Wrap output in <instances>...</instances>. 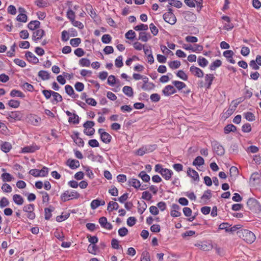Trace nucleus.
<instances>
[{"instance_id": "nucleus-1", "label": "nucleus", "mask_w": 261, "mask_h": 261, "mask_svg": "<svg viewBox=\"0 0 261 261\" xmlns=\"http://www.w3.org/2000/svg\"><path fill=\"white\" fill-rule=\"evenodd\" d=\"M80 197V194L75 190L65 191L60 196L62 202H66L72 199H77Z\"/></svg>"}, {"instance_id": "nucleus-2", "label": "nucleus", "mask_w": 261, "mask_h": 261, "mask_svg": "<svg viewBox=\"0 0 261 261\" xmlns=\"http://www.w3.org/2000/svg\"><path fill=\"white\" fill-rule=\"evenodd\" d=\"M238 233L239 236L246 242L249 244L253 243L255 240V236L254 234L251 231L247 229H244L239 231Z\"/></svg>"}, {"instance_id": "nucleus-3", "label": "nucleus", "mask_w": 261, "mask_h": 261, "mask_svg": "<svg viewBox=\"0 0 261 261\" xmlns=\"http://www.w3.org/2000/svg\"><path fill=\"white\" fill-rule=\"evenodd\" d=\"M247 205L251 211L255 213H259L261 212V205L259 202L254 198H249L247 202Z\"/></svg>"}, {"instance_id": "nucleus-4", "label": "nucleus", "mask_w": 261, "mask_h": 261, "mask_svg": "<svg viewBox=\"0 0 261 261\" xmlns=\"http://www.w3.org/2000/svg\"><path fill=\"white\" fill-rule=\"evenodd\" d=\"M163 18L166 22L172 25L175 24L176 22V18L171 8H169L168 12L163 15Z\"/></svg>"}, {"instance_id": "nucleus-5", "label": "nucleus", "mask_w": 261, "mask_h": 261, "mask_svg": "<svg viewBox=\"0 0 261 261\" xmlns=\"http://www.w3.org/2000/svg\"><path fill=\"white\" fill-rule=\"evenodd\" d=\"M6 115L7 119L11 122L20 120L22 117V114L19 111L8 112Z\"/></svg>"}, {"instance_id": "nucleus-6", "label": "nucleus", "mask_w": 261, "mask_h": 261, "mask_svg": "<svg viewBox=\"0 0 261 261\" xmlns=\"http://www.w3.org/2000/svg\"><path fill=\"white\" fill-rule=\"evenodd\" d=\"M212 147L214 151L218 155L222 156L225 153L224 147L218 142L214 141L212 143Z\"/></svg>"}, {"instance_id": "nucleus-7", "label": "nucleus", "mask_w": 261, "mask_h": 261, "mask_svg": "<svg viewBox=\"0 0 261 261\" xmlns=\"http://www.w3.org/2000/svg\"><path fill=\"white\" fill-rule=\"evenodd\" d=\"M45 35V32L42 29H38L33 32L32 35V40L37 42L40 40Z\"/></svg>"}, {"instance_id": "nucleus-8", "label": "nucleus", "mask_w": 261, "mask_h": 261, "mask_svg": "<svg viewBox=\"0 0 261 261\" xmlns=\"http://www.w3.org/2000/svg\"><path fill=\"white\" fill-rule=\"evenodd\" d=\"M182 16L187 21L194 22L196 19V15L190 11H185L182 12Z\"/></svg>"}, {"instance_id": "nucleus-9", "label": "nucleus", "mask_w": 261, "mask_h": 261, "mask_svg": "<svg viewBox=\"0 0 261 261\" xmlns=\"http://www.w3.org/2000/svg\"><path fill=\"white\" fill-rule=\"evenodd\" d=\"M79 135L80 133L79 132H75L73 135L71 136V138L76 145L80 147H83L85 144L84 141L79 137Z\"/></svg>"}, {"instance_id": "nucleus-10", "label": "nucleus", "mask_w": 261, "mask_h": 261, "mask_svg": "<svg viewBox=\"0 0 261 261\" xmlns=\"http://www.w3.org/2000/svg\"><path fill=\"white\" fill-rule=\"evenodd\" d=\"M190 71L192 74L198 77H202L204 75L203 72L201 69L194 66L190 67Z\"/></svg>"}, {"instance_id": "nucleus-11", "label": "nucleus", "mask_w": 261, "mask_h": 261, "mask_svg": "<svg viewBox=\"0 0 261 261\" xmlns=\"http://www.w3.org/2000/svg\"><path fill=\"white\" fill-rule=\"evenodd\" d=\"M29 122L34 126H38L40 124L41 122L40 117L35 115L31 114L28 117Z\"/></svg>"}, {"instance_id": "nucleus-12", "label": "nucleus", "mask_w": 261, "mask_h": 261, "mask_svg": "<svg viewBox=\"0 0 261 261\" xmlns=\"http://www.w3.org/2000/svg\"><path fill=\"white\" fill-rule=\"evenodd\" d=\"M162 92L165 96H170L175 93L176 90L173 86L167 85L163 89Z\"/></svg>"}, {"instance_id": "nucleus-13", "label": "nucleus", "mask_w": 261, "mask_h": 261, "mask_svg": "<svg viewBox=\"0 0 261 261\" xmlns=\"http://www.w3.org/2000/svg\"><path fill=\"white\" fill-rule=\"evenodd\" d=\"M39 149V148L37 145L33 144L32 145L27 146L22 148L21 152L24 153H33Z\"/></svg>"}, {"instance_id": "nucleus-14", "label": "nucleus", "mask_w": 261, "mask_h": 261, "mask_svg": "<svg viewBox=\"0 0 261 261\" xmlns=\"http://www.w3.org/2000/svg\"><path fill=\"white\" fill-rule=\"evenodd\" d=\"M25 56L30 63L37 64L39 62V59L31 51H27Z\"/></svg>"}, {"instance_id": "nucleus-15", "label": "nucleus", "mask_w": 261, "mask_h": 261, "mask_svg": "<svg viewBox=\"0 0 261 261\" xmlns=\"http://www.w3.org/2000/svg\"><path fill=\"white\" fill-rule=\"evenodd\" d=\"M215 76L213 74H206L204 76L205 85L206 89H210Z\"/></svg>"}, {"instance_id": "nucleus-16", "label": "nucleus", "mask_w": 261, "mask_h": 261, "mask_svg": "<svg viewBox=\"0 0 261 261\" xmlns=\"http://www.w3.org/2000/svg\"><path fill=\"white\" fill-rule=\"evenodd\" d=\"M19 11L20 12L16 17L17 21L22 22H25L27 21L28 17L24 13L25 12V9L23 8H19Z\"/></svg>"}, {"instance_id": "nucleus-17", "label": "nucleus", "mask_w": 261, "mask_h": 261, "mask_svg": "<svg viewBox=\"0 0 261 261\" xmlns=\"http://www.w3.org/2000/svg\"><path fill=\"white\" fill-rule=\"evenodd\" d=\"M55 210V207L52 205H49L48 207L44 208V219L46 220H49L52 216L51 213Z\"/></svg>"}, {"instance_id": "nucleus-18", "label": "nucleus", "mask_w": 261, "mask_h": 261, "mask_svg": "<svg viewBox=\"0 0 261 261\" xmlns=\"http://www.w3.org/2000/svg\"><path fill=\"white\" fill-rule=\"evenodd\" d=\"M187 174L188 176L192 178L194 180L198 181L199 179V176L198 172L191 168H188L187 170Z\"/></svg>"}, {"instance_id": "nucleus-19", "label": "nucleus", "mask_w": 261, "mask_h": 261, "mask_svg": "<svg viewBox=\"0 0 261 261\" xmlns=\"http://www.w3.org/2000/svg\"><path fill=\"white\" fill-rule=\"evenodd\" d=\"M67 165L71 169H75L80 167V162L76 160L68 159L67 161Z\"/></svg>"}, {"instance_id": "nucleus-20", "label": "nucleus", "mask_w": 261, "mask_h": 261, "mask_svg": "<svg viewBox=\"0 0 261 261\" xmlns=\"http://www.w3.org/2000/svg\"><path fill=\"white\" fill-rule=\"evenodd\" d=\"M101 140L106 144L109 143L112 139L111 136L107 132H104L101 134Z\"/></svg>"}, {"instance_id": "nucleus-21", "label": "nucleus", "mask_w": 261, "mask_h": 261, "mask_svg": "<svg viewBox=\"0 0 261 261\" xmlns=\"http://www.w3.org/2000/svg\"><path fill=\"white\" fill-rule=\"evenodd\" d=\"M122 91L128 97H133L134 95L133 89L130 86H125L122 88Z\"/></svg>"}, {"instance_id": "nucleus-22", "label": "nucleus", "mask_w": 261, "mask_h": 261, "mask_svg": "<svg viewBox=\"0 0 261 261\" xmlns=\"http://www.w3.org/2000/svg\"><path fill=\"white\" fill-rule=\"evenodd\" d=\"M13 200L17 205H21L24 202L23 197L19 194H15L13 196Z\"/></svg>"}, {"instance_id": "nucleus-23", "label": "nucleus", "mask_w": 261, "mask_h": 261, "mask_svg": "<svg viewBox=\"0 0 261 261\" xmlns=\"http://www.w3.org/2000/svg\"><path fill=\"white\" fill-rule=\"evenodd\" d=\"M128 182L130 186H132L137 189H139L141 187L140 181L136 178H130L128 180Z\"/></svg>"}, {"instance_id": "nucleus-24", "label": "nucleus", "mask_w": 261, "mask_h": 261, "mask_svg": "<svg viewBox=\"0 0 261 261\" xmlns=\"http://www.w3.org/2000/svg\"><path fill=\"white\" fill-rule=\"evenodd\" d=\"M40 22L38 20H32L28 24V28L31 30H35L39 28Z\"/></svg>"}, {"instance_id": "nucleus-25", "label": "nucleus", "mask_w": 261, "mask_h": 261, "mask_svg": "<svg viewBox=\"0 0 261 261\" xmlns=\"http://www.w3.org/2000/svg\"><path fill=\"white\" fill-rule=\"evenodd\" d=\"M173 174V172L171 170L165 168L161 174L162 176L166 179L169 180Z\"/></svg>"}, {"instance_id": "nucleus-26", "label": "nucleus", "mask_w": 261, "mask_h": 261, "mask_svg": "<svg viewBox=\"0 0 261 261\" xmlns=\"http://www.w3.org/2000/svg\"><path fill=\"white\" fill-rule=\"evenodd\" d=\"M11 148V144L7 142H3L1 145V150L5 153L8 152Z\"/></svg>"}, {"instance_id": "nucleus-27", "label": "nucleus", "mask_w": 261, "mask_h": 261, "mask_svg": "<svg viewBox=\"0 0 261 261\" xmlns=\"http://www.w3.org/2000/svg\"><path fill=\"white\" fill-rule=\"evenodd\" d=\"M38 75L42 80H47L50 78L49 73L45 70H40L38 73Z\"/></svg>"}, {"instance_id": "nucleus-28", "label": "nucleus", "mask_w": 261, "mask_h": 261, "mask_svg": "<svg viewBox=\"0 0 261 261\" xmlns=\"http://www.w3.org/2000/svg\"><path fill=\"white\" fill-rule=\"evenodd\" d=\"M204 164V159L200 156L196 157L193 162V165L195 166H200Z\"/></svg>"}, {"instance_id": "nucleus-29", "label": "nucleus", "mask_w": 261, "mask_h": 261, "mask_svg": "<svg viewBox=\"0 0 261 261\" xmlns=\"http://www.w3.org/2000/svg\"><path fill=\"white\" fill-rule=\"evenodd\" d=\"M1 177L4 182H10L14 179L13 176L9 173H3Z\"/></svg>"}, {"instance_id": "nucleus-30", "label": "nucleus", "mask_w": 261, "mask_h": 261, "mask_svg": "<svg viewBox=\"0 0 261 261\" xmlns=\"http://www.w3.org/2000/svg\"><path fill=\"white\" fill-rule=\"evenodd\" d=\"M88 158L93 162L97 161L102 163L103 161V157L101 155L96 156L93 152L89 154Z\"/></svg>"}, {"instance_id": "nucleus-31", "label": "nucleus", "mask_w": 261, "mask_h": 261, "mask_svg": "<svg viewBox=\"0 0 261 261\" xmlns=\"http://www.w3.org/2000/svg\"><path fill=\"white\" fill-rule=\"evenodd\" d=\"M236 130L237 127L232 124L227 125L224 128V132L225 134H229L231 132H234Z\"/></svg>"}, {"instance_id": "nucleus-32", "label": "nucleus", "mask_w": 261, "mask_h": 261, "mask_svg": "<svg viewBox=\"0 0 261 261\" xmlns=\"http://www.w3.org/2000/svg\"><path fill=\"white\" fill-rule=\"evenodd\" d=\"M10 96L12 97H19L21 98L24 97V94L19 90L13 89L10 92Z\"/></svg>"}, {"instance_id": "nucleus-33", "label": "nucleus", "mask_w": 261, "mask_h": 261, "mask_svg": "<svg viewBox=\"0 0 261 261\" xmlns=\"http://www.w3.org/2000/svg\"><path fill=\"white\" fill-rule=\"evenodd\" d=\"M118 208L119 204L117 202L114 201H110L109 203H108L107 210L110 212L113 211V210H116Z\"/></svg>"}, {"instance_id": "nucleus-34", "label": "nucleus", "mask_w": 261, "mask_h": 261, "mask_svg": "<svg viewBox=\"0 0 261 261\" xmlns=\"http://www.w3.org/2000/svg\"><path fill=\"white\" fill-rule=\"evenodd\" d=\"M222 65V62L220 60L217 59L213 62L210 66V69L211 70H215L217 68Z\"/></svg>"}, {"instance_id": "nucleus-35", "label": "nucleus", "mask_w": 261, "mask_h": 261, "mask_svg": "<svg viewBox=\"0 0 261 261\" xmlns=\"http://www.w3.org/2000/svg\"><path fill=\"white\" fill-rule=\"evenodd\" d=\"M212 197V191L210 190H207L204 191L203 195L201 196V199L204 201V203L206 201Z\"/></svg>"}, {"instance_id": "nucleus-36", "label": "nucleus", "mask_w": 261, "mask_h": 261, "mask_svg": "<svg viewBox=\"0 0 261 261\" xmlns=\"http://www.w3.org/2000/svg\"><path fill=\"white\" fill-rule=\"evenodd\" d=\"M243 115L245 119L249 121H253L255 119L254 115L250 112L244 113Z\"/></svg>"}, {"instance_id": "nucleus-37", "label": "nucleus", "mask_w": 261, "mask_h": 261, "mask_svg": "<svg viewBox=\"0 0 261 261\" xmlns=\"http://www.w3.org/2000/svg\"><path fill=\"white\" fill-rule=\"evenodd\" d=\"M172 84L178 90H180L186 87L185 83L178 81H174L172 82Z\"/></svg>"}, {"instance_id": "nucleus-38", "label": "nucleus", "mask_w": 261, "mask_h": 261, "mask_svg": "<svg viewBox=\"0 0 261 261\" xmlns=\"http://www.w3.org/2000/svg\"><path fill=\"white\" fill-rule=\"evenodd\" d=\"M138 176L145 182H148L150 179L149 175L146 174V172L144 171L140 172L138 175Z\"/></svg>"}, {"instance_id": "nucleus-39", "label": "nucleus", "mask_w": 261, "mask_h": 261, "mask_svg": "<svg viewBox=\"0 0 261 261\" xmlns=\"http://www.w3.org/2000/svg\"><path fill=\"white\" fill-rule=\"evenodd\" d=\"M68 122L69 123H72L74 124L79 123V117L75 113H73L71 117H69Z\"/></svg>"}, {"instance_id": "nucleus-40", "label": "nucleus", "mask_w": 261, "mask_h": 261, "mask_svg": "<svg viewBox=\"0 0 261 261\" xmlns=\"http://www.w3.org/2000/svg\"><path fill=\"white\" fill-rule=\"evenodd\" d=\"M197 61L198 65L202 67H205L208 63V61L205 58L201 56L198 57Z\"/></svg>"}, {"instance_id": "nucleus-41", "label": "nucleus", "mask_w": 261, "mask_h": 261, "mask_svg": "<svg viewBox=\"0 0 261 261\" xmlns=\"http://www.w3.org/2000/svg\"><path fill=\"white\" fill-rule=\"evenodd\" d=\"M150 37L149 35H147V34L145 32H140L139 33V36L138 38V40H141L142 42H146L148 41L149 37Z\"/></svg>"}, {"instance_id": "nucleus-42", "label": "nucleus", "mask_w": 261, "mask_h": 261, "mask_svg": "<svg viewBox=\"0 0 261 261\" xmlns=\"http://www.w3.org/2000/svg\"><path fill=\"white\" fill-rule=\"evenodd\" d=\"M79 65L82 67H89L90 61L87 58H82L79 61Z\"/></svg>"}, {"instance_id": "nucleus-43", "label": "nucleus", "mask_w": 261, "mask_h": 261, "mask_svg": "<svg viewBox=\"0 0 261 261\" xmlns=\"http://www.w3.org/2000/svg\"><path fill=\"white\" fill-rule=\"evenodd\" d=\"M213 248L210 243H203L200 245V249L205 251H209Z\"/></svg>"}, {"instance_id": "nucleus-44", "label": "nucleus", "mask_w": 261, "mask_h": 261, "mask_svg": "<svg viewBox=\"0 0 261 261\" xmlns=\"http://www.w3.org/2000/svg\"><path fill=\"white\" fill-rule=\"evenodd\" d=\"M35 4L39 8H44L48 6L47 2L45 0H36Z\"/></svg>"}, {"instance_id": "nucleus-45", "label": "nucleus", "mask_w": 261, "mask_h": 261, "mask_svg": "<svg viewBox=\"0 0 261 261\" xmlns=\"http://www.w3.org/2000/svg\"><path fill=\"white\" fill-rule=\"evenodd\" d=\"M53 96L54 97V100L52 101L53 103H54V101H56V102L57 103L63 100L62 96L57 92L53 91Z\"/></svg>"}, {"instance_id": "nucleus-46", "label": "nucleus", "mask_w": 261, "mask_h": 261, "mask_svg": "<svg viewBox=\"0 0 261 261\" xmlns=\"http://www.w3.org/2000/svg\"><path fill=\"white\" fill-rule=\"evenodd\" d=\"M21 87L23 89L27 90L29 92H32L34 89L33 86L27 82L23 83L21 85Z\"/></svg>"}, {"instance_id": "nucleus-47", "label": "nucleus", "mask_w": 261, "mask_h": 261, "mask_svg": "<svg viewBox=\"0 0 261 261\" xmlns=\"http://www.w3.org/2000/svg\"><path fill=\"white\" fill-rule=\"evenodd\" d=\"M154 87V85L152 83H148L143 84L141 88L144 91H148L152 89Z\"/></svg>"}, {"instance_id": "nucleus-48", "label": "nucleus", "mask_w": 261, "mask_h": 261, "mask_svg": "<svg viewBox=\"0 0 261 261\" xmlns=\"http://www.w3.org/2000/svg\"><path fill=\"white\" fill-rule=\"evenodd\" d=\"M235 108L234 107H229L228 110L223 113V116L226 119L230 116L234 112Z\"/></svg>"}, {"instance_id": "nucleus-49", "label": "nucleus", "mask_w": 261, "mask_h": 261, "mask_svg": "<svg viewBox=\"0 0 261 261\" xmlns=\"http://www.w3.org/2000/svg\"><path fill=\"white\" fill-rule=\"evenodd\" d=\"M35 206L34 204H29L23 207V211L26 213H29L34 211Z\"/></svg>"}, {"instance_id": "nucleus-50", "label": "nucleus", "mask_w": 261, "mask_h": 261, "mask_svg": "<svg viewBox=\"0 0 261 261\" xmlns=\"http://www.w3.org/2000/svg\"><path fill=\"white\" fill-rule=\"evenodd\" d=\"M125 37L127 39L133 40L136 37V33L134 31L130 30L126 33L125 34Z\"/></svg>"}, {"instance_id": "nucleus-51", "label": "nucleus", "mask_w": 261, "mask_h": 261, "mask_svg": "<svg viewBox=\"0 0 261 261\" xmlns=\"http://www.w3.org/2000/svg\"><path fill=\"white\" fill-rule=\"evenodd\" d=\"M138 204H139L138 207V212L139 214H142L147 208V204L145 202H143L142 205L138 201Z\"/></svg>"}, {"instance_id": "nucleus-52", "label": "nucleus", "mask_w": 261, "mask_h": 261, "mask_svg": "<svg viewBox=\"0 0 261 261\" xmlns=\"http://www.w3.org/2000/svg\"><path fill=\"white\" fill-rule=\"evenodd\" d=\"M180 62L179 61H173L169 63V66L171 69H177L180 66Z\"/></svg>"}, {"instance_id": "nucleus-53", "label": "nucleus", "mask_w": 261, "mask_h": 261, "mask_svg": "<svg viewBox=\"0 0 261 261\" xmlns=\"http://www.w3.org/2000/svg\"><path fill=\"white\" fill-rule=\"evenodd\" d=\"M169 5L174 6L177 8H180L182 6V3L179 1L169 0Z\"/></svg>"}, {"instance_id": "nucleus-54", "label": "nucleus", "mask_w": 261, "mask_h": 261, "mask_svg": "<svg viewBox=\"0 0 261 261\" xmlns=\"http://www.w3.org/2000/svg\"><path fill=\"white\" fill-rule=\"evenodd\" d=\"M8 105L12 108H17L20 105V102L17 100L11 99L9 101Z\"/></svg>"}, {"instance_id": "nucleus-55", "label": "nucleus", "mask_w": 261, "mask_h": 261, "mask_svg": "<svg viewBox=\"0 0 261 261\" xmlns=\"http://www.w3.org/2000/svg\"><path fill=\"white\" fill-rule=\"evenodd\" d=\"M112 247L114 249H119L122 248V246L119 245V242L118 240L113 239L111 241Z\"/></svg>"}, {"instance_id": "nucleus-56", "label": "nucleus", "mask_w": 261, "mask_h": 261, "mask_svg": "<svg viewBox=\"0 0 261 261\" xmlns=\"http://www.w3.org/2000/svg\"><path fill=\"white\" fill-rule=\"evenodd\" d=\"M81 42V39L80 38L71 39L70 40V44L73 47H77Z\"/></svg>"}, {"instance_id": "nucleus-57", "label": "nucleus", "mask_w": 261, "mask_h": 261, "mask_svg": "<svg viewBox=\"0 0 261 261\" xmlns=\"http://www.w3.org/2000/svg\"><path fill=\"white\" fill-rule=\"evenodd\" d=\"M239 171L236 167L232 166L229 170V174L230 177H236L238 175Z\"/></svg>"}, {"instance_id": "nucleus-58", "label": "nucleus", "mask_w": 261, "mask_h": 261, "mask_svg": "<svg viewBox=\"0 0 261 261\" xmlns=\"http://www.w3.org/2000/svg\"><path fill=\"white\" fill-rule=\"evenodd\" d=\"M123 58L122 56H118L115 61V66L118 68H120L123 66V63L122 62Z\"/></svg>"}, {"instance_id": "nucleus-59", "label": "nucleus", "mask_w": 261, "mask_h": 261, "mask_svg": "<svg viewBox=\"0 0 261 261\" xmlns=\"http://www.w3.org/2000/svg\"><path fill=\"white\" fill-rule=\"evenodd\" d=\"M2 189L5 193H10L12 191L11 186L6 183H5L2 185Z\"/></svg>"}, {"instance_id": "nucleus-60", "label": "nucleus", "mask_w": 261, "mask_h": 261, "mask_svg": "<svg viewBox=\"0 0 261 261\" xmlns=\"http://www.w3.org/2000/svg\"><path fill=\"white\" fill-rule=\"evenodd\" d=\"M176 75L177 76L184 81H187L188 78L187 75L185 73L184 71L181 70H180L177 72V73H176Z\"/></svg>"}, {"instance_id": "nucleus-61", "label": "nucleus", "mask_w": 261, "mask_h": 261, "mask_svg": "<svg viewBox=\"0 0 261 261\" xmlns=\"http://www.w3.org/2000/svg\"><path fill=\"white\" fill-rule=\"evenodd\" d=\"M142 198L149 201L152 198V195L148 191H144L142 194Z\"/></svg>"}, {"instance_id": "nucleus-62", "label": "nucleus", "mask_w": 261, "mask_h": 261, "mask_svg": "<svg viewBox=\"0 0 261 261\" xmlns=\"http://www.w3.org/2000/svg\"><path fill=\"white\" fill-rule=\"evenodd\" d=\"M65 89L66 93L68 95H69L70 96H72L74 94V90H73V88L70 85H66L65 87Z\"/></svg>"}, {"instance_id": "nucleus-63", "label": "nucleus", "mask_w": 261, "mask_h": 261, "mask_svg": "<svg viewBox=\"0 0 261 261\" xmlns=\"http://www.w3.org/2000/svg\"><path fill=\"white\" fill-rule=\"evenodd\" d=\"M9 204V202L6 197H3L0 200V207L3 208Z\"/></svg>"}, {"instance_id": "nucleus-64", "label": "nucleus", "mask_w": 261, "mask_h": 261, "mask_svg": "<svg viewBox=\"0 0 261 261\" xmlns=\"http://www.w3.org/2000/svg\"><path fill=\"white\" fill-rule=\"evenodd\" d=\"M141 261H150L149 253L146 251H143L142 253Z\"/></svg>"}]
</instances>
